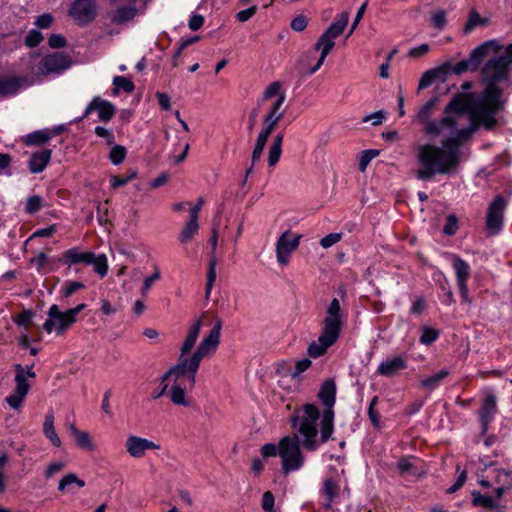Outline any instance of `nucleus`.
<instances>
[{
  "instance_id": "2eb2a0df",
  "label": "nucleus",
  "mask_w": 512,
  "mask_h": 512,
  "mask_svg": "<svg viewBox=\"0 0 512 512\" xmlns=\"http://www.w3.org/2000/svg\"><path fill=\"white\" fill-rule=\"evenodd\" d=\"M483 394L484 396L481 407L478 411V416L481 423L482 433H486L489 424L494 420L495 415L498 412V408L496 396L490 389L484 390Z\"/></svg>"
},
{
  "instance_id": "4468645a",
  "label": "nucleus",
  "mask_w": 512,
  "mask_h": 512,
  "mask_svg": "<svg viewBox=\"0 0 512 512\" xmlns=\"http://www.w3.org/2000/svg\"><path fill=\"white\" fill-rule=\"evenodd\" d=\"M15 389L11 395L6 398V402L13 409H18L21 407L23 400L25 399L30 385L28 384L25 375L24 368L21 364H16L15 366Z\"/></svg>"
},
{
  "instance_id": "680f3d73",
  "label": "nucleus",
  "mask_w": 512,
  "mask_h": 512,
  "mask_svg": "<svg viewBox=\"0 0 512 512\" xmlns=\"http://www.w3.org/2000/svg\"><path fill=\"white\" fill-rule=\"evenodd\" d=\"M457 231V218L454 215H449L447 218V224L443 228V232L446 235H454Z\"/></svg>"
},
{
  "instance_id": "473e14b6",
  "label": "nucleus",
  "mask_w": 512,
  "mask_h": 512,
  "mask_svg": "<svg viewBox=\"0 0 512 512\" xmlns=\"http://www.w3.org/2000/svg\"><path fill=\"white\" fill-rule=\"evenodd\" d=\"M199 224L198 220L189 218V220L185 223L183 229L179 234V240L183 244H187L192 240V238L198 233Z\"/></svg>"
},
{
  "instance_id": "6e6552de",
  "label": "nucleus",
  "mask_w": 512,
  "mask_h": 512,
  "mask_svg": "<svg viewBox=\"0 0 512 512\" xmlns=\"http://www.w3.org/2000/svg\"><path fill=\"white\" fill-rule=\"evenodd\" d=\"M71 61L67 55L61 52L49 54L43 58L31 57V74L35 77H41L48 73H60L68 69Z\"/></svg>"
},
{
  "instance_id": "3c124183",
  "label": "nucleus",
  "mask_w": 512,
  "mask_h": 512,
  "mask_svg": "<svg viewBox=\"0 0 512 512\" xmlns=\"http://www.w3.org/2000/svg\"><path fill=\"white\" fill-rule=\"evenodd\" d=\"M48 262V256L43 252L38 253L35 257L30 259V263L36 267L39 273L43 272V269Z\"/></svg>"
},
{
  "instance_id": "0e129e2a",
  "label": "nucleus",
  "mask_w": 512,
  "mask_h": 512,
  "mask_svg": "<svg viewBox=\"0 0 512 512\" xmlns=\"http://www.w3.org/2000/svg\"><path fill=\"white\" fill-rule=\"evenodd\" d=\"M307 18L303 15L295 17L291 22V28L294 31L301 32L307 27Z\"/></svg>"
},
{
  "instance_id": "4c0bfd02",
  "label": "nucleus",
  "mask_w": 512,
  "mask_h": 512,
  "mask_svg": "<svg viewBox=\"0 0 512 512\" xmlns=\"http://www.w3.org/2000/svg\"><path fill=\"white\" fill-rule=\"evenodd\" d=\"M216 265H217L216 257L213 254L210 257L209 264H208L207 283H206V288H205V298L206 299L209 298L212 288H213V285L216 280Z\"/></svg>"
},
{
  "instance_id": "a18cd8bd",
  "label": "nucleus",
  "mask_w": 512,
  "mask_h": 512,
  "mask_svg": "<svg viewBox=\"0 0 512 512\" xmlns=\"http://www.w3.org/2000/svg\"><path fill=\"white\" fill-rule=\"evenodd\" d=\"M377 403H378V397L374 396L369 404V407H368L369 419H370L372 425L376 428H378L380 426V415L375 409V406L377 405Z\"/></svg>"
},
{
  "instance_id": "bb28decb",
  "label": "nucleus",
  "mask_w": 512,
  "mask_h": 512,
  "mask_svg": "<svg viewBox=\"0 0 512 512\" xmlns=\"http://www.w3.org/2000/svg\"><path fill=\"white\" fill-rule=\"evenodd\" d=\"M69 266L74 264H86L91 262V252H82L78 248L66 250L60 259Z\"/></svg>"
},
{
  "instance_id": "4be33fe9",
  "label": "nucleus",
  "mask_w": 512,
  "mask_h": 512,
  "mask_svg": "<svg viewBox=\"0 0 512 512\" xmlns=\"http://www.w3.org/2000/svg\"><path fill=\"white\" fill-rule=\"evenodd\" d=\"M407 367V361L403 356L387 359L378 366L377 373L385 377H393L398 371Z\"/></svg>"
},
{
  "instance_id": "f03ea898",
  "label": "nucleus",
  "mask_w": 512,
  "mask_h": 512,
  "mask_svg": "<svg viewBox=\"0 0 512 512\" xmlns=\"http://www.w3.org/2000/svg\"><path fill=\"white\" fill-rule=\"evenodd\" d=\"M320 411L313 404H305L291 416L292 435L280 439L281 469L285 475L301 469L305 463L302 448L316 451L331 439V424L326 418L323 430H319Z\"/></svg>"
},
{
  "instance_id": "8fccbe9b",
  "label": "nucleus",
  "mask_w": 512,
  "mask_h": 512,
  "mask_svg": "<svg viewBox=\"0 0 512 512\" xmlns=\"http://www.w3.org/2000/svg\"><path fill=\"white\" fill-rule=\"evenodd\" d=\"M281 84L278 81L272 82L267 86L263 93L262 100L266 101L274 96H279L281 94Z\"/></svg>"
},
{
  "instance_id": "603ef678",
  "label": "nucleus",
  "mask_w": 512,
  "mask_h": 512,
  "mask_svg": "<svg viewBox=\"0 0 512 512\" xmlns=\"http://www.w3.org/2000/svg\"><path fill=\"white\" fill-rule=\"evenodd\" d=\"M311 366V361L308 358L299 360L295 364L294 370L290 373L292 378H297L300 374L305 372Z\"/></svg>"
},
{
  "instance_id": "a19ab883",
  "label": "nucleus",
  "mask_w": 512,
  "mask_h": 512,
  "mask_svg": "<svg viewBox=\"0 0 512 512\" xmlns=\"http://www.w3.org/2000/svg\"><path fill=\"white\" fill-rule=\"evenodd\" d=\"M126 148L121 145H115L111 148L109 159L114 165H119L126 157Z\"/></svg>"
},
{
  "instance_id": "c03bdc74",
  "label": "nucleus",
  "mask_w": 512,
  "mask_h": 512,
  "mask_svg": "<svg viewBox=\"0 0 512 512\" xmlns=\"http://www.w3.org/2000/svg\"><path fill=\"white\" fill-rule=\"evenodd\" d=\"M113 84L115 86V93H117L119 89L131 93L135 88L133 82L123 76H115L113 78Z\"/></svg>"
},
{
  "instance_id": "2f4dec72",
  "label": "nucleus",
  "mask_w": 512,
  "mask_h": 512,
  "mask_svg": "<svg viewBox=\"0 0 512 512\" xmlns=\"http://www.w3.org/2000/svg\"><path fill=\"white\" fill-rule=\"evenodd\" d=\"M449 374H450V372L448 369H441L434 375H431V376L421 380L420 386L423 389H426L428 391H433L440 385L441 381H443L446 377H448Z\"/></svg>"
},
{
  "instance_id": "20e7f679",
  "label": "nucleus",
  "mask_w": 512,
  "mask_h": 512,
  "mask_svg": "<svg viewBox=\"0 0 512 512\" xmlns=\"http://www.w3.org/2000/svg\"><path fill=\"white\" fill-rule=\"evenodd\" d=\"M202 317L196 319L190 326L187 336L181 345L177 363L168 370V375H176L177 377L186 375L191 388L195 386L196 374L201 361L216 351L220 341L222 321L217 319L209 334L202 339L194 353L188 356L200 334Z\"/></svg>"
},
{
  "instance_id": "e2e57ef3",
  "label": "nucleus",
  "mask_w": 512,
  "mask_h": 512,
  "mask_svg": "<svg viewBox=\"0 0 512 512\" xmlns=\"http://www.w3.org/2000/svg\"><path fill=\"white\" fill-rule=\"evenodd\" d=\"M274 495L270 491H266L262 496V508L264 511L274 510Z\"/></svg>"
},
{
  "instance_id": "6e6d98bb",
  "label": "nucleus",
  "mask_w": 512,
  "mask_h": 512,
  "mask_svg": "<svg viewBox=\"0 0 512 512\" xmlns=\"http://www.w3.org/2000/svg\"><path fill=\"white\" fill-rule=\"evenodd\" d=\"M84 288V284L77 281H70L67 282L66 285L63 288V295L65 297H70L72 294H74L76 291Z\"/></svg>"
},
{
  "instance_id": "58836bf2",
  "label": "nucleus",
  "mask_w": 512,
  "mask_h": 512,
  "mask_svg": "<svg viewBox=\"0 0 512 512\" xmlns=\"http://www.w3.org/2000/svg\"><path fill=\"white\" fill-rule=\"evenodd\" d=\"M281 119L282 116L279 114L274 115L267 113V115L264 117L265 128L262 129L260 134L269 137Z\"/></svg>"
},
{
  "instance_id": "09e8293b",
  "label": "nucleus",
  "mask_w": 512,
  "mask_h": 512,
  "mask_svg": "<svg viewBox=\"0 0 512 512\" xmlns=\"http://www.w3.org/2000/svg\"><path fill=\"white\" fill-rule=\"evenodd\" d=\"M379 155V151L378 150H365L362 152V155H361V158H360V162H359V169L361 171H365L367 165L370 163V161L372 159H374L375 157H377Z\"/></svg>"
},
{
  "instance_id": "e433bc0d",
  "label": "nucleus",
  "mask_w": 512,
  "mask_h": 512,
  "mask_svg": "<svg viewBox=\"0 0 512 512\" xmlns=\"http://www.w3.org/2000/svg\"><path fill=\"white\" fill-rule=\"evenodd\" d=\"M472 504L474 506H481L487 509H495L498 507L496 500L487 495H482L480 492L474 491L472 493Z\"/></svg>"
},
{
  "instance_id": "ea45409f",
  "label": "nucleus",
  "mask_w": 512,
  "mask_h": 512,
  "mask_svg": "<svg viewBox=\"0 0 512 512\" xmlns=\"http://www.w3.org/2000/svg\"><path fill=\"white\" fill-rule=\"evenodd\" d=\"M161 277L160 269L157 265H154V272L151 276L146 277L141 287V294L146 296L151 289L152 285L158 281Z\"/></svg>"
},
{
  "instance_id": "f8f14e48",
  "label": "nucleus",
  "mask_w": 512,
  "mask_h": 512,
  "mask_svg": "<svg viewBox=\"0 0 512 512\" xmlns=\"http://www.w3.org/2000/svg\"><path fill=\"white\" fill-rule=\"evenodd\" d=\"M301 237L300 234H295L289 230L280 235L276 242V257L279 264H288L290 255L299 246Z\"/></svg>"
},
{
  "instance_id": "9b49d317",
  "label": "nucleus",
  "mask_w": 512,
  "mask_h": 512,
  "mask_svg": "<svg viewBox=\"0 0 512 512\" xmlns=\"http://www.w3.org/2000/svg\"><path fill=\"white\" fill-rule=\"evenodd\" d=\"M506 206L507 202L501 195L496 196L490 203L487 211L486 227L491 235H496L501 231Z\"/></svg>"
},
{
  "instance_id": "72a5a7b5",
  "label": "nucleus",
  "mask_w": 512,
  "mask_h": 512,
  "mask_svg": "<svg viewBox=\"0 0 512 512\" xmlns=\"http://www.w3.org/2000/svg\"><path fill=\"white\" fill-rule=\"evenodd\" d=\"M87 265H92L94 271L101 277H105L108 272V260L105 254L95 255L91 252V262Z\"/></svg>"
},
{
  "instance_id": "79ce46f5",
  "label": "nucleus",
  "mask_w": 512,
  "mask_h": 512,
  "mask_svg": "<svg viewBox=\"0 0 512 512\" xmlns=\"http://www.w3.org/2000/svg\"><path fill=\"white\" fill-rule=\"evenodd\" d=\"M71 484H77L79 487H84L85 482L78 478L76 474L69 473L60 480L58 490L64 491L66 487H68Z\"/></svg>"
},
{
  "instance_id": "7c9ffc66",
  "label": "nucleus",
  "mask_w": 512,
  "mask_h": 512,
  "mask_svg": "<svg viewBox=\"0 0 512 512\" xmlns=\"http://www.w3.org/2000/svg\"><path fill=\"white\" fill-rule=\"evenodd\" d=\"M283 139V133H278L273 139L268 154V165L270 167H274L281 157Z\"/></svg>"
},
{
  "instance_id": "423d86ee",
  "label": "nucleus",
  "mask_w": 512,
  "mask_h": 512,
  "mask_svg": "<svg viewBox=\"0 0 512 512\" xmlns=\"http://www.w3.org/2000/svg\"><path fill=\"white\" fill-rule=\"evenodd\" d=\"M349 21V12H342L338 19L334 21L319 37L315 43V49L321 50L320 57L314 67L311 68L310 74H314L324 63L328 54L332 51L335 46V39L340 36Z\"/></svg>"
},
{
  "instance_id": "cd10ccee",
  "label": "nucleus",
  "mask_w": 512,
  "mask_h": 512,
  "mask_svg": "<svg viewBox=\"0 0 512 512\" xmlns=\"http://www.w3.org/2000/svg\"><path fill=\"white\" fill-rule=\"evenodd\" d=\"M54 413L53 411H49L45 415L44 423H43V434L45 437L51 442V444L55 447L61 446V439L57 435L54 427Z\"/></svg>"
},
{
  "instance_id": "c9c22d12",
  "label": "nucleus",
  "mask_w": 512,
  "mask_h": 512,
  "mask_svg": "<svg viewBox=\"0 0 512 512\" xmlns=\"http://www.w3.org/2000/svg\"><path fill=\"white\" fill-rule=\"evenodd\" d=\"M487 24V20L484 18H481L479 13L475 10H472L469 13L468 20L463 28V33L468 35L470 34L475 28L479 26H483Z\"/></svg>"
},
{
  "instance_id": "37998d69",
  "label": "nucleus",
  "mask_w": 512,
  "mask_h": 512,
  "mask_svg": "<svg viewBox=\"0 0 512 512\" xmlns=\"http://www.w3.org/2000/svg\"><path fill=\"white\" fill-rule=\"evenodd\" d=\"M43 204V198L38 195H33L26 200L25 212L27 214H34L38 212Z\"/></svg>"
},
{
  "instance_id": "774afa93",
  "label": "nucleus",
  "mask_w": 512,
  "mask_h": 512,
  "mask_svg": "<svg viewBox=\"0 0 512 512\" xmlns=\"http://www.w3.org/2000/svg\"><path fill=\"white\" fill-rule=\"evenodd\" d=\"M48 43L52 48H62L66 45V39L59 34H52L48 40Z\"/></svg>"
},
{
  "instance_id": "c756f323",
  "label": "nucleus",
  "mask_w": 512,
  "mask_h": 512,
  "mask_svg": "<svg viewBox=\"0 0 512 512\" xmlns=\"http://www.w3.org/2000/svg\"><path fill=\"white\" fill-rule=\"evenodd\" d=\"M495 473V483L498 485L495 492L497 499H499L512 486V477L506 470L496 469Z\"/></svg>"
},
{
  "instance_id": "dca6fc26",
  "label": "nucleus",
  "mask_w": 512,
  "mask_h": 512,
  "mask_svg": "<svg viewBox=\"0 0 512 512\" xmlns=\"http://www.w3.org/2000/svg\"><path fill=\"white\" fill-rule=\"evenodd\" d=\"M125 448L131 457L142 458L147 450H159L160 445L147 438L130 435L126 439Z\"/></svg>"
},
{
  "instance_id": "6ab92c4d",
  "label": "nucleus",
  "mask_w": 512,
  "mask_h": 512,
  "mask_svg": "<svg viewBox=\"0 0 512 512\" xmlns=\"http://www.w3.org/2000/svg\"><path fill=\"white\" fill-rule=\"evenodd\" d=\"M92 111H97L99 119L107 122L113 117L115 107L109 101L95 97L86 107L83 117H87Z\"/></svg>"
},
{
  "instance_id": "338daca9",
  "label": "nucleus",
  "mask_w": 512,
  "mask_h": 512,
  "mask_svg": "<svg viewBox=\"0 0 512 512\" xmlns=\"http://www.w3.org/2000/svg\"><path fill=\"white\" fill-rule=\"evenodd\" d=\"M95 134L98 137L105 138L109 145L114 143V135H113V133L111 131H109L108 129L102 127V126H97L95 128Z\"/></svg>"
},
{
  "instance_id": "49530a36",
  "label": "nucleus",
  "mask_w": 512,
  "mask_h": 512,
  "mask_svg": "<svg viewBox=\"0 0 512 512\" xmlns=\"http://www.w3.org/2000/svg\"><path fill=\"white\" fill-rule=\"evenodd\" d=\"M432 25L438 30H442L447 23L446 12L442 9L435 11L431 17Z\"/></svg>"
},
{
  "instance_id": "a878e982",
  "label": "nucleus",
  "mask_w": 512,
  "mask_h": 512,
  "mask_svg": "<svg viewBox=\"0 0 512 512\" xmlns=\"http://www.w3.org/2000/svg\"><path fill=\"white\" fill-rule=\"evenodd\" d=\"M22 84L28 86L31 82H28L26 78H0V98L15 94L21 88Z\"/></svg>"
},
{
  "instance_id": "b1692460",
  "label": "nucleus",
  "mask_w": 512,
  "mask_h": 512,
  "mask_svg": "<svg viewBox=\"0 0 512 512\" xmlns=\"http://www.w3.org/2000/svg\"><path fill=\"white\" fill-rule=\"evenodd\" d=\"M322 497L325 498L323 502V507L325 509H330L332 503L336 498L339 497L340 494V486L338 481L333 478H327L323 482V487L320 491Z\"/></svg>"
},
{
  "instance_id": "9d476101",
  "label": "nucleus",
  "mask_w": 512,
  "mask_h": 512,
  "mask_svg": "<svg viewBox=\"0 0 512 512\" xmlns=\"http://www.w3.org/2000/svg\"><path fill=\"white\" fill-rule=\"evenodd\" d=\"M169 379L174 380L172 386L170 387V389L168 391L171 402L174 405L185 406V407L189 406L190 401L187 400V398H186V390L187 389L191 390L192 388L189 386L188 377L186 375H181L178 377L176 375H168V371H167L162 376L161 382L164 383V382L168 381Z\"/></svg>"
},
{
  "instance_id": "69168bd1",
  "label": "nucleus",
  "mask_w": 512,
  "mask_h": 512,
  "mask_svg": "<svg viewBox=\"0 0 512 512\" xmlns=\"http://www.w3.org/2000/svg\"><path fill=\"white\" fill-rule=\"evenodd\" d=\"M257 11V7L256 6H251L245 10H242L240 12H238L236 14V18L238 21L240 22H246L248 21L251 17L254 16V14L256 13Z\"/></svg>"
},
{
  "instance_id": "0eeeda50",
  "label": "nucleus",
  "mask_w": 512,
  "mask_h": 512,
  "mask_svg": "<svg viewBox=\"0 0 512 512\" xmlns=\"http://www.w3.org/2000/svg\"><path fill=\"white\" fill-rule=\"evenodd\" d=\"M86 305L84 303L77 305L76 307L61 311L58 305L53 304L47 312V320L43 324V329L47 333L56 331L57 334H62L66 331L73 323L76 322L77 315L84 310Z\"/></svg>"
},
{
  "instance_id": "bf43d9fd",
  "label": "nucleus",
  "mask_w": 512,
  "mask_h": 512,
  "mask_svg": "<svg viewBox=\"0 0 512 512\" xmlns=\"http://www.w3.org/2000/svg\"><path fill=\"white\" fill-rule=\"evenodd\" d=\"M386 118V114L383 111H377L372 114L366 115L363 118V122L371 121L373 125H380Z\"/></svg>"
},
{
  "instance_id": "f3484780",
  "label": "nucleus",
  "mask_w": 512,
  "mask_h": 512,
  "mask_svg": "<svg viewBox=\"0 0 512 512\" xmlns=\"http://www.w3.org/2000/svg\"><path fill=\"white\" fill-rule=\"evenodd\" d=\"M452 265L457 278L460 294L465 302H470L467 286V280L470 277V266L466 261L456 255L452 256Z\"/></svg>"
},
{
  "instance_id": "052dcab7",
  "label": "nucleus",
  "mask_w": 512,
  "mask_h": 512,
  "mask_svg": "<svg viewBox=\"0 0 512 512\" xmlns=\"http://www.w3.org/2000/svg\"><path fill=\"white\" fill-rule=\"evenodd\" d=\"M64 466L65 464L60 461L51 462L45 470V477L51 478L56 473L60 472L64 468Z\"/></svg>"
},
{
  "instance_id": "c85d7f7f",
  "label": "nucleus",
  "mask_w": 512,
  "mask_h": 512,
  "mask_svg": "<svg viewBox=\"0 0 512 512\" xmlns=\"http://www.w3.org/2000/svg\"><path fill=\"white\" fill-rule=\"evenodd\" d=\"M136 7L133 4H127L116 9L111 15V21L115 24H124L132 20L136 15Z\"/></svg>"
},
{
  "instance_id": "393cba45",
  "label": "nucleus",
  "mask_w": 512,
  "mask_h": 512,
  "mask_svg": "<svg viewBox=\"0 0 512 512\" xmlns=\"http://www.w3.org/2000/svg\"><path fill=\"white\" fill-rule=\"evenodd\" d=\"M52 151L43 149L33 153L28 160V169L31 173L37 174L42 172L51 159Z\"/></svg>"
},
{
  "instance_id": "1a4fd4ad",
  "label": "nucleus",
  "mask_w": 512,
  "mask_h": 512,
  "mask_svg": "<svg viewBox=\"0 0 512 512\" xmlns=\"http://www.w3.org/2000/svg\"><path fill=\"white\" fill-rule=\"evenodd\" d=\"M318 398L322 404L326 407L322 415L320 414V430H323L325 419L330 421L331 424V435L334 432V411L333 406L336 398V384L333 380L328 379L323 382L318 392Z\"/></svg>"
},
{
  "instance_id": "39448f33",
  "label": "nucleus",
  "mask_w": 512,
  "mask_h": 512,
  "mask_svg": "<svg viewBox=\"0 0 512 512\" xmlns=\"http://www.w3.org/2000/svg\"><path fill=\"white\" fill-rule=\"evenodd\" d=\"M468 96H455L445 107L444 116L439 120H431V116L435 111L439 98L437 96L429 99L418 111L415 121L424 126L423 131L431 137H437L442 134H454L461 129L460 120L463 119L464 113H469V106L466 105ZM470 99H473L470 97Z\"/></svg>"
},
{
  "instance_id": "f704fd0d",
  "label": "nucleus",
  "mask_w": 512,
  "mask_h": 512,
  "mask_svg": "<svg viewBox=\"0 0 512 512\" xmlns=\"http://www.w3.org/2000/svg\"><path fill=\"white\" fill-rule=\"evenodd\" d=\"M52 134L49 130H37L25 136L24 142L29 145H42L50 140Z\"/></svg>"
},
{
  "instance_id": "5701e85b",
  "label": "nucleus",
  "mask_w": 512,
  "mask_h": 512,
  "mask_svg": "<svg viewBox=\"0 0 512 512\" xmlns=\"http://www.w3.org/2000/svg\"><path fill=\"white\" fill-rule=\"evenodd\" d=\"M66 427L78 447L86 451H94L96 449V446L87 431L79 430L72 422H67Z\"/></svg>"
},
{
  "instance_id": "4d7b16f0",
  "label": "nucleus",
  "mask_w": 512,
  "mask_h": 512,
  "mask_svg": "<svg viewBox=\"0 0 512 512\" xmlns=\"http://www.w3.org/2000/svg\"><path fill=\"white\" fill-rule=\"evenodd\" d=\"M279 452H280V442L278 443V445L268 443V444H265L264 446H262V448H261V454L263 457H271V456H276V455L279 456Z\"/></svg>"
},
{
  "instance_id": "13d9d810",
  "label": "nucleus",
  "mask_w": 512,
  "mask_h": 512,
  "mask_svg": "<svg viewBox=\"0 0 512 512\" xmlns=\"http://www.w3.org/2000/svg\"><path fill=\"white\" fill-rule=\"evenodd\" d=\"M285 94L284 93H281L278 98L273 102L272 104V107L270 109V111L268 112L269 114H274V115H281L283 117L284 115V110H281V107L283 106L284 104V101H285Z\"/></svg>"
},
{
  "instance_id": "7ed1b4c3",
  "label": "nucleus",
  "mask_w": 512,
  "mask_h": 512,
  "mask_svg": "<svg viewBox=\"0 0 512 512\" xmlns=\"http://www.w3.org/2000/svg\"><path fill=\"white\" fill-rule=\"evenodd\" d=\"M482 124L471 120L470 125L443 139L441 146L422 144L417 148L418 169L415 176L421 181L431 180L437 174H450L461 162L460 146L471 138Z\"/></svg>"
},
{
  "instance_id": "ddd939ff",
  "label": "nucleus",
  "mask_w": 512,
  "mask_h": 512,
  "mask_svg": "<svg viewBox=\"0 0 512 512\" xmlns=\"http://www.w3.org/2000/svg\"><path fill=\"white\" fill-rule=\"evenodd\" d=\"M96 3L94 0H75L68 11L75 22L85 25L94 20L96 16Z\"/></svg>"
},
{
  "instance_id": "412c9836",
  "label": "nucleus",
  "mask_w": 512,
  "mask_h": 512,
  "mask_svg": "<svg viewBox=\"0 0 512 512\" xmlns=\"http://www.w3.org/2000/svg\"><path fill=\"white\" fill-rule=\"evenodd\" d=\"M451 62L446 61L442 65L430 69L422 75L419 81L418 89H425L429 87L436 79H445L448 73H450Z\"/></svg>"
},
{
  "instance_id": "5fc2aeb1",
  "label": "nucleus",
  "mask_w": 512,
  "mask_h": 512,
  "mask_svg": "<svg viewBox=\"0 0 512 512\" xmlns=\"http://www.w3.org/2000/svg\"><path fill=\"white\" fill-rule=\"evenodd\" d=\"M342 238V234L341 233H330L326 236H324L321 241H320V245L327 249L331 246H333L334 244H336L337 242H339Z\"/></svg>"
},
{
  "instance_id": "f257e3e1",
  "label": "nucleus",
  "mask_w": 512,
  "mask_h": 512,
  "mask_svg": "<svg viewBox=\"0 0 512 512\" xmlns=\"http://www.w3.org/2000/svg\"><path fill=\"white\" fill-rule=\"evenodd\" d=\"M481 68V81L484 89L481 94L459 93L456 96H468L471 120L478 121L482 127L491 130L497 123L496 115L504 109L505 100L501 82L510 79L512 69V43L503 47L496 40H488L472 50L469 57L452 66L450 72L461 75L466 71Z\"/></svg>"
},
{
  "instance_id": "a211bd4d",
  "label": "nucleus",
  "mask_w": 512,
  "mask_h": 512,
  "mask_svg": "<svg viewBox=\"0 0 512 512\" xmlns=\"http://www.w3.org/2000/svg\"><path fill=\"white\" fill-rule=\"evenodd\" d=\"M339 335V333L322 327L317 341L312 342L308 347L309 356L317 358L325 354L327 349L337 341Z\"/></svg>"
},
{
  "instance_id": "864d4df0",
  "label": "nucleus",
  "mask_w": 512,
  "mask_h": 512,
  "mask_svg": "<svg viewBox=\"0 0 512 512\" xmlns=\"http://www.w3.org/2000/svg\"><path fill=\"white\" fill-rule=\"evenodd\" d=\"M42 39V34L39 31L33 29L25 37V44L29 47H35L40 44Z\"/></svg>"
},
{
  "instance_id": "aec40b11",
  "label": "nucleus",
  "mask_w": 512,
  "mask_h": 512,
  "mask_svg": "<svg viewBox=\"0 0 512 512\" xmlns=\"http://www.w3.org/2000/svg\"><path fill=\"white\" fill-rule=\"evenodd\" d=\"M340 310V302L338 299L334 298L327 309V315L323 321V328L340 334L342 326Z\"/></svg>"
},
{
  "instance_id": "de8ad7c7",
  "label": "nucleus",
  "mask_w": 512,
  "mask_h": 512,
  "mask_svg": "<svg viewBox=\"0 0 512 512\" xmlns=\"http://www.w3.org/2000/svg\"><path fill=\"white\" fill-rule=\"evenodd\" d=\"M438 336V331L430 327H426L423 329L422 335L420 336V343L430 345L437 340Z\"/></svg>"
}]
</instances>
